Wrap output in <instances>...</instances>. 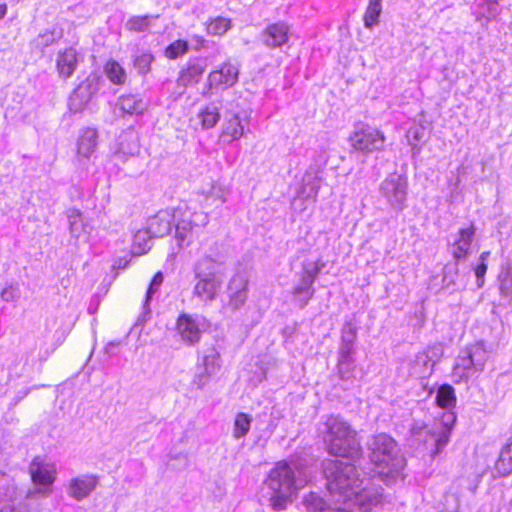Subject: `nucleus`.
<instances>
[{
    "label": "nucleus",
    "instance_id": "b1692460",
    "mask_svg": "<svg viewBox=\"0 0 512 512\" xmlns=\"http://www.w3.org/2000/svg\"><path fill=\"white\" fill-rule=\"evenodd\" d=\"M196 276L199 279V282L196 285V288L202 286H215L216 284V276L213 271V265L211 262H202L196 266Z\"/></svg>",
    "mask_w": 512,
    "mask_h": 512
},
{
    "label": "nucleus",
    "instance_id": "ea45409f",
    "mask_svg": "<svg viewBox=\"0 0 512 512\" xmlns=\"http://www.w3.org/2000/svg\"><path fill=\"white\" fill-rule=\"evenodd\" d=\"M164 282V274L161 271H158L154 274L149 283V288H156L163 284Z\"/></svg>",
    "mask_w": 512,
    "mask_h": 512
},
{
    "label": "nucleus",
    "instance_id": "dca6fc26",
    "mask_svg": "<svg viewBox=\"0 0 512 512\" xmlns=\"http://www.w3.org/2000/svg\"><path fill=\"white\" fill-rule=\"evenodd\" d=\"M176 330L181 340L189 345L197 343L201 338V330L198 322L188 314H181L178 317Z\"/></svg>",
    "mask_w": 512,
    "mask_h": 512
},
{
    "label": "nucleus",
    "instance_id": "2eb2a0df",
    "mask_svg": "<svg viewBox=\"0 0 512 512\" xmlns=\"http://www.w3.org/2000/svg\"><path fill=\"white\" fill-rule=\"evenodd\" d=\"M290 30L285 21L270 23L262 32L264 43L270 48H281L288 43Z\"/></svg>",
    "mask_w": 512,
    "mask_h": 512
},
{
    "label": "nucleus",
    "instance_id": "7ed1b4c3",
    "mask_svg": "<svg viewBox=\"0 0 512 512\" xmlns=\"http://www.w3.org/2000/svg\"><path fill=\"white\" fill-rule=\"evenodd\" d=\"M367 446L370 461L374 464L377 474L386 483L395 480L406 466L405 458L396 441L389 435L380 433L372 436Z\"/></svg>",
    "mask_w": 512,
    "mask_h": 512
},
{
    "label": "nucleus",
    "instance_id": "412c9836",
    "mask_svg": "<svg viewBox=\"0 0 512 512\" xmlns=\"http://www.w3.org/2000/svg\"><path fill=\"white\" fill-rule=\"evenodd\" d=\"M153 238L150 236V233L146 229L137 230L131 241L130 245V253L132 256H142L148 253L151 248L150 239Z\"/></svg>",
    "mask_w": 512,
    "mask_h": 512
},
{
    "label": "nucleus",
    "instance_id": "6e6552de",
    "mask_svg": "<svg viewBox=\"0 0 512 512\" xmlns=\"http://www.w3.org/2000/svg\"><path fill=\"white\" fill-rule=\"evenodd\" d=\"M386 137L384 133L369 125H362L349 137L351 146L359 152L372 153L384 148Z\"/></svg>",
    "mask_w": 512,
    "mask_h": 512
},
{
    "label": "nucleus",
    "instance_id": "4c0bfd02",
    "mask_svg": "<svg viewBox=\"0 0 512 512\" xmlns=\"http://www.w3.org/2000/svg\"><path fill=\"white\" fill-rule=\"evenodd\" d=\"M153 61V56L151 54H143L137 58L136 63L146 69V71L150 70L151 63Z\"/></svg>",
    "mask_w": 512,
    "mask_h": 512
},
{
    "label": "nucleus",
    "instance_id": "37998d69",
    "mask_svg": "<svg viewBox=\"0 0 512 512\" xmlns=\"http://www.w3.org/2000/svg\"><path fill=\"white\" fill-rule=\"evenodd\" d=\"M7 5L5 3L0 4V19H3L7 14Z\"/></svg>",
    "mask_w": 512,
    "mask_h": 512
},
{
    "label": "nucleus",
    "instance_id": "de8ad7c7",
    "mask_svg": "<svg viewBox=\"0 0 512 512\" xmlns=\"http://www.w3.org/2000/svg\"><path fill=\"white\" fill-rule=\"evenodd\" d=\"M183 229L191 230V229H192V224H191V222L186 223V224L183 226Z\"/></svg>",
    "mask_w": 512,
    "mask_h": 512
},
{
    "label": "nucleus",
    "instance_id": "aec40b11",
    "mask_svg": "<svg viewBox=\"0 0 512 512\" xmlns=\"http://www.w3.org/2000/svg\"><path fill=\"white\" fill-rule=\"evenodd\" d=\"M107 79L116 86H123L127 81V73L124 67L114 59H108L103 67Z\"/></svg>",
    "mask_w": 512,
    "mask_h": 512
},
{
    "label": "nucleus",
    "instance_id": "39448f33",
    "mask_svg": "<svg viewBox=\"0 0 512 512\" xmlns=\"http://www.w3.org/2000/svg\"><path fill=\"white\" fill-rule=\"evenodd\" d=\"M29 473L35 488L27 492L28 498L47 497L52 492L57 469L54 462L44 456L35 457L29 466Z\"/></svg>",
    "mask_w": 512,
    "mask_h": 512
},
{
    "label": "nucleus",
    "instance_id": "4be33fe9",
    "mask_svg": "<svg viewBox=\"0 0 512 512\" xmlns=\"http://www.w3.org/2000/svg\"><path fill=\"white\" fill-rule=\"evenodd\" d=\"M202 129L214 128L220 120V109L213 103L203 106L197 113Z\"/></svg>",
    "mask_w": 512,
    "mask_h": 512
},
{
    "label": "nucleus",
    "instance_id": "8fccbe9b",
    "mask_svg": "<svg viewBox=\"0 0 512 512\" xmlns=\"http://www.w3.org/2000/svg\"><path fill=\"white\" fill-rule=\"evenodd\" d=\"M304 290H300V289H297V290H294L295 294H301Z\"/></svg>",
    "mask_w": 512,
    "mask_h": 512
},
{
    "label": "nucleus",
    "instance_id": "c756f323",
    "mask_svg": "<svg viewBox=\"0 0 512 512\" xmlns=\"http://www.w3.org/2000/svg\"><path fill=\"white\" fill-rule=\"evenodd\" d=\"M219 358L220 355L214 348L207 351V354L203 358L206 374L212 375L220 368Z\"/></svg>",
    "mask_w": 512,
    "mask_h": 512
},
{
    "label": "nucleus",
    "instance_id": "20e7f679",
    "mask_svg": "<svg viewBox=\"0 0 512 512\" xmlns=\"http://www.w3.org/2000/svg\"><path fill=\"white\" fill-rule=\"evenodd\" d=\"M323 438L330 454L355 459L362 453V447L354 430L338 416L327 418Z\"/></svg>",
    "mask_w": 512,
    "mask_h": 512
},
{
    "label": "nucleus",
    "instance_id": "49530a36",
    "mask_svg": "<svg viewBox=\"0 0 512 512\" xmlns=\"http://www.w3.org/2000/svg\"><path fill=\"white\" fill-rule=\"evenodd\" d=\"M149 314V310H146L145 313L138 319V322H145L146 316Z\"/></svg>",
    "mask_w": 512,
    "mask_h": 512
},
{
    "label": "nucleus",
    "instance_id": "72a5a7b5",
    "mask_svg": "<svg viewBox=\"0 0 512 512\" xmlns=\"http://www.w3.org/2000/svg\"><path fill=\"white\" fill-rule=\"evenodd\" d=\"M415 365L420 366L417 372L423 376L430 374L434 367L429 357L424 352L416 356Z\"/></svg>",
    "mask_w": 512,
    "mask_h": 512
},
{
    "label": "nucleus",
    "instance_id": "f3484780",
    "mask_svg": "<svg viewBox=\"0 0 512 512\" xmlns=\"http://www.w3.org/2000/svg\"><path fill=\"white\" fill-rule=\"evenodd\" d=\"M474 233L475 228L472 224L459 230L457 239L451 245V253L455 259L460 260L467 257Z\"/></svg>",
    "mask_w": 512,
    "mask_h": 512
},
{
    "label": "nucleus",
    "instance_id": "1a4fd4ad",
    "mask_svg": "<svg viewBox=\"0 0 512 512\" xmlns=\"http://www.w3.org/2000/svg\"><path fill=\"white\" fill-rule=\"evenodd\" d=\"M239 68L231 60H226L208 73L207 91H224L233 87L239 79Z\"/></svg>",
    "mask_w": 512,
    "mask_h": 512
},
{
    "label": "nucleus",
    "instance_id": "473e14b6",
    "mask_svg": "<svg viewBox=\"0 0 512 512\" xmlns=\"http://www.w3.org/2000/svg\"><path fill=\"white\" fill-rule=\"evenodd\" d=\"M489 255H490V252H488V251L482 252L479 257V264L474 269L475 275L478 280L477 285L479 287H481L484 284V276H485L487 268H488L486 261H487V258Z\"/></svg>",
    "mask_w": 512,
    "mask_h": 512
},
{
    "label": "nucleus",
    "instance_id": "2f4dec72",
    "mask_svg": "<svg viewBox=\"0 0 512 512\" xmlns=\"http://www.w3.org/2000/svg\"><path fill=\"white\" fill-rule=\"evenodd\" d=\"M127 28L133 32H143L149 28L148 16H134L127 21Z\"/></svg>",
    "mask_w": 512,
    "mask_h": 512
},
{
    "label": "nucleus",
    "instance_id": "6ab92c4d",
    "mask_svg": "<svg viewBox=\"0 0 512 512\" xmlns=\"http://www.w3.org/2000/svg\"><path fill=\"white\" fill-rule=\"evenodd\" d=\"M117 105L123 114L142 115L147 110V105L143 100L133 94L121 95L117 100Z\"/></svg>",
    "mask_w": 512,
    "mask_h": 512
},
{
    "label": "nucleus",
    "instance_id": "f03ea898",
    "mask_svg": "<svg viewBox=\"0 0 512 512\" xmlns=\"http://www.w3.org/2000/svg\"><path fill=\"white\" fill-rule=\"evenodd\" d=\"M312 478L310 471L296 464L280 461L271 469L265 481L269 502L276 511L284 510L292 502L293 495Z\"/></svg>",
    "mask_w": 512,
    "mask_h": 512
},
{
    "label": "nucleus",
    "instance_id": "a19ab883",
    "mask_svg": "<svg viewBox=\"0 0 512 512\" xmlns=\"http://www.w3.org/2000/svg\"><path fill=\"white\" fill-rule=\"evenodd\" d=\"M193 40L195 42L194 49L196 51H200V50L206 48L207 42H206V40H205V38L203 36H201V35H194L193 36Z\"/></svg>",
    "mask_w": 512,
    "mask_h": 512
},
{
    "label": "nucleus",
    "instance_id": "5701e85b",
    "mask_svg": "<svg viewBox=\"0 0 512 512\" xmlns=\"http://www.w3.org/2000/svg\"><path fill=\"white\" fill-rule=\"evenodd\" d=\"M232 27L230 18L217 16L205 22V30L209 35L222 36Z\"/></svg>",
    "mask_w": 512,
    "mask_h": 512
},
{
    "label": "nucleus",
    "instance_id": "09e8293b",
    "mask_svg": "<svg viewBox=\"0 0 512 512\" xmlns=\"http://www.w3.org/2000/svg\"><path fill=\"white\" fill-rule=\"evenodd\" d=\"M401 475H402V472L400 473V475L395 480L391 481L389 484L395 482L399 477H400V479H403V476H401Z\"/></svg>",
    "mask_w": 512,
    "mask_h": 512
},
{
    "label": "nucleus",
    "instance_id": "f8f14e48",
    "mask_svg": "<svg viewBox=\"0 0 512 512\" xmlns=\"http://www.w3.org/2000/svg\"><path fill=\"white\" fill-rule=\"evenodd\" d=\"M206 72V65L199 58L190 59L179 70L177 86L183 90L198 85Z\"/></svg>",
    "mask_w": 512,
    "mask_h": 512
},
{
    "label": "nucleus",
    "instance_id": "c85d7f7f",
    "mask_svg": "<svg viewBox=\"0 0 512 512\" xmlns=\"http://www.w3.org/2000/svg\"><path fill=\"white\" fill-rule=\"evenodd\" d=\"M189 51V45L186 40L177 39L171 42L164 50V56L168 60H175L184 56Z\"/></svg>",
    "mask_w": 512,
    "mask_h": 512
},
{
    "label": "nucleus",
    "instance_id": "0eeeda50",
    "mask_svg": "<svg viewBox=\"0 0 512 512\" xmlns=\"http://www.w3.org/2000/svg\"><path fill=\"white\" fill-rule=\"evenodd\" d=\"M186 210V205L161 209L149 219L146 230L153 238H162L170 234L172 228L175 227L177 236L183 239L184 236L179 232L180 224L175 223V217L177 214H183Z\"/></svg>",
    "mask_w": 512,
    "mask_h": 512
},
{
    "label": "nucleus",
    "instance_id": "79ce46f5",
    "mask_svg": "<svg viewBox=\"0 0 512 512\" xmlns=\"http://www.w3.org/2000/svg\"><path fill=\"white\" fill-rule=\"evenodd\" d=\"M14 291L15 290H2L0 296L5 301H11L15 298Z\"/></svg>",
    "mask_w": 512,
    "mask_h": 512
},
{
    "label": "nucleus",
    "instance_id": "bb28decb",
    "mask_svg": "<svg viewBox=\"0 0 512 512\" xmlns=\"http://www.w3.org/2000/svg\"><path fill=\"white\" fill-rule=\"evenodd\" d=\"M496 470L501 475H508L512 472V441L502 448L496 462Z\"/></svg>",
    "mask_w": 512,
    "mask_h": 512
},
{
    "label": "nucleus",
    "instance_id": "393cba45",
    "mask_svg": "<svg viewBox=\"0 0 512 512\" xmlns=\"http://www.w3.org/2000/svg\"><path fill=\"white\" fill-rule=\"evenodd\" d=\"M382 12V0H369L363 21L366 28L371 29L379 22V17Z\"/></svg>",
    "mask_w": 512,
    "mask_h": 512
},
{
    "label": "nucleus",
    "instance_id": "c9c22d12",
    "mask_svg": "<svg viewBox=\"0 0 512 512\" xmlns=\"http://www.w3.org/2000/svg\"><path fill=\"white\" fill-rule=\"evenodd\" d=\"M425 354L430 359V362L433 364V366L441 359L443 355V346L441 344H434L427 348L426 351H424Z\"/></svg>",
    "mask_w": 512,
    "mask_h": 512
},
{
    "label": "nucleus",
    "instance_id": "423d86ee",
    "mask_svg": "<svg viewBox=\"0 0 512 512\" xmlns=\"http://www.w3.org/2000/svg\"><path fill=\"white\" fill-rule=\"evenodd\" d=\"M488 359V353L482 343H475L466 348L458 356L453 367L452 376L456 382L467 381L483 370Z\"/></svg>",
    "mask_w": 512,
    "mask_h": 512
},
{
    "label": "nucleus",
    "instance_id": "a878e982",
    "mask_svg": "<svg viewBox=\"0 0 512 512\" xmlns=\"http://www.w3.org/2000/svg\"><path fill=\"white\" fill-rule=\"evenodd\" d=\"M251 423L252 417L250 415L243 412L237 413L233 423V437L238 440L246 436L250 430Z\"/></svg>",
    "mask_w": 512,
    "mask_h": 512
},
{
    "label": "nucleus",
    "instance_id": "e433bc0d",
    "mask_svg": "<svg viewBox=\"0 0 512 512\" xmlns=\"http://www.w3.org/2000/svg\"><path fill=\"white\" fill-rule=\"evenodd\" d=\"M354 343H341V347L339 350V359L353 360L352 351H353Z\"/></svg>",
    "mask_w": 512,
    "mask_h": 512
},
{
    "label": "nucleus",
    "instance_id": "cd10ccee",
    "mask_svg": "<svg viewBox=\"0 0 512 512\" xmlns=\"http://www.w3.org/2000/svg\"><path fill=\"white\" fill-rule=\"evenodd\" d=\"M436 403L439 407L445 409L455 407L456 396L454 388L451 385H442L437 391Z\"/></svg>",
    "mask_w": 512,
    "mask_h": 512
},
{
    "label": "nucleus",
    "instance_id": "4468645a",
    "mask_svg": "<svg viewBox=\"0 0 512 512\" xmlns=\"http://www.w3.org/2000/svg\"><path fill=\"white\" fill-rule=\"evenodd\" d=\"M98 478L92 474L73 477L67 484V494L76 501L87 498L97 487Z\"/></svg>",
    "mask_w": 512,
    "mask_h": 512
},
{
    "label": "nucleus",
    "instance_id": "ddd939ff",
    "mask_svg": "<svg viewBox=\"0 0 512 512\" xmlns=\"http://www.w3.org/2000/svg\"><path fill=\"white\" fill-rule=\"evenodd\" d=\"M79 64V53L74 47H66L56 54L55 67L58 77L68 80L73 76Z\"/></svg>",
    "mask_w": 512,
    "mask_h": 512
},
{
    "label": "nucleus",
    "instance_id": "58836bf2",
    "mask_svg": "<svg viewBox=\"0 0 512 512\" xmlns=\"http://www.w3.org/2000/svg\"><path fill=\"white\" fill-rule=\"evenodd\" d=\"M194 295L204 301H211L215 297V293L213 290H195Z\"/></svg>",
    "mask_w": 512,
    "mask_h": 512
},
{
    "label": "nucleus",
    "instance_id": "a211bd4d",
    "mask_svg": "<svg viewBox=\"0 0 512 512\" xmlns=\"http://www.w3.org/2000/svg\"><path fill=\"white\" fill-rule=\"evenodd\" d=\"M98 133L95 128H84L80 131L77 140V155L81 158H89L97 146Z\"/></svg>",
    "mask_w": 512,
    "mask_h": 512
},
{
    "label": "nucleus",
    "instance_id": "f704fd0d",
    "mask_svg": "<svg viewBox=\"0 0 512 512\" xmlns=\"http://www.w3.org/2000/svg\"><path fill=\"white\" fill-rule=\"evenodd\" d=\"M357 336V329L351 323L348 322L343 326L341 340L344 343H354Z\"/></svg>",
    "mask_w": 512,
    "mask_h": 512
},
{
    "label": "nucleus",
    "instance_id": "9d476101",
    "mask_svg": "<svg viewBox=\"0 0 512 512\" xmlns=\"http://www.w3.org/2000/svg\"><path fill=\"white\" fill-rule=\"evenodd\" d=\"M455 421L456 415L451 411H447L442 414L439 420L434 422L429 431L435 441L434 456L439 454L448 444Z\"/></svg>",
    "mask_w": 512,
    "mask_h": 512
},
{
    "label": "nucleus",
    "instance_id": "c03bdc74",
    "mask_svg": "<svg viewBox=\"0 0 512 512\" xmlns=\"http://www.w3.org/2000/svg\"><path fill=\"white\" fill-rule=\"evenodd\" d=\"M156 290H151V289H148L147 290V293H146V299H145V303H144V307L145 309L147 308V305H148V302L150 301L151 297H152V294L153 292H155Z\"/></svg>",
    "mask_w": 512,
    "mask_h": 512
},
{
    "label": "nucleus",
    "instance_id": "7c9ffc66",
    "mask_svg": "<svg viewBox=\"0 0 512 512\" xmlns=\"http://www.w3.org/2000/svg\"><path fill=\"white\" fill-rule=\"evenodd\" d=\"M354 360L339 359L338 360V371L339 376L343 380H351L354 378Z\"/></svg>",
    "mask_w": 512,
    "mask_h": 512
},
{
    "label": "nucleus",
    "instance_id": "f257e3e1",
    "mask_svg": "<svg viewBox=\"0 0 512 512\" xmlns=\"http://www.w3.org/2000/svg\"><path fill=\"white\" fill-rule=\"evenodd\" d=\"M327 488L331 494L342 498L343 507L354 512H369L382 499V492L375 485L363 480L357 474L353 464L341 460H327L323 464Z\"/></svg>",
    "mask_w": 512,
    "mask_h": 512
},
{
    "label": "nucleus",
    "instance_id": "a18cd8bd",
    "mask_svg": "<svg viewBox=\"0 0 512 512\" xmlns=\"http://www.w3.org/2000/svg\"><path fill=\"white\" fill-rule=\"evenodd\" d=\"M236 297L240 302H243L245 300L244 290H238L236 292Z\"/></svg>",
    "mask_w": 512,
    "mask_h": 512
},
{
    "label": "nucleus",
    "instance_id": "9b49d317",
    "mask_svg": "<svg viewBox=\"0 0 512 512\" xmlns=\"http://www.w3.org/2000/svg\"><path fill=\"white\" fill-rule=\"evenodd\" d=\"M248 122L247 117H241L239 113L234 111H227L222 123L220 139L225 143L239 140L244 136Z\"/></svg>",
    "mask_w": 512,
    "mask_h": 512
}]
</instances>
